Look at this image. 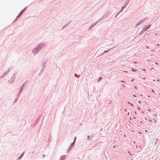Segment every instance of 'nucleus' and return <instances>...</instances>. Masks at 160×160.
Returning a JSON list of instances; mask_svg holds the SVG:
<instances>
[{
  "label": "nucleus",
  "instance_id": "nucleus-1",
  "mask_svg": "<svg viewBox=\"0 0 160 160\" xmlns=\"http://www.w3.org/2000/svg\"><path fill=\"white\" fill-rule=\"evenodd\" d=\"M43 44H40L39 45V46L37 48H34L32 50V52L33 53L35 54L37 53V52L39 51V50L41 48L43 47Z\"/></svg>",
  "mask_w": 160,
  "mask_h": 160
},
{
  "label": "nucleus",
  "instance_id": "nucleus-2",
  "mask_svg": "<svg viewBox=\"0 0 160 160\" xmlns=\"http://www.w3.org/2000/svg\"><path fill=\"white\" fill-rule=\"evenodd\" d=\"M26 8H25L23 10H22L21 12L19 13V14L18 15V16L17 17L16 19H17V18H19L21 15L22 14L24 11L25 10Z\"/></svg>",
  "mask_w": 160,
  "mask_h": 160
},
{
  "label": "nucleus",
  "instance_id": "nucleus-3",
  "mask_svg": "<svg viewBox=\"0 0 160 160\" xmlns=\"http://www.w3.org/2000/svg\"><path fill=\"white\" fill-rule=\"evenodd\" d=\"M66 157L65 155H62L60 158V160H63L66 158Z\"/></svg>",
  "mask_w": 160,
  "mask_h": 160
},
{
  "label": "nucleus",
  "instance_id": "nucleus-4",
  "mask_svg": "<svg viewBox=\"0 0 160 160\" xmlns=\"http://www.w3.org/2000/svg\"><path fill=\"white\" fill-rule=\"evenodd\" d=\"M150 26H151V25L150 24L148 26H146V27L144 29V31H146V30H147L150 27Z\"/></svg>",
  "mask_w": 160,
  "mask_h": 160
},
{
  "label": "nucleus",
  "instance_id": "nucleus-5",
  "mask_svg": "<svg viewBox=\"0 0 160 160\" xmlns=\"http://www.w3.org/2000/svg\"><path fill=\"white\" fill-rule=\"evenodd\" d=\"M132 71L133 72L136 71V70H134L133 68H132Z\"/></svg>",
  "mask_w": 160,
  "mask_h": 160
},
{
  "label": "nucleus",
  "instance_id": "nucleus-6",
  "mask_svg": "<svg viewBox=\"0 0 160 160\" xmlns=\"http://www.w3.org/2000/svg\"><path fill=\"white\" fill-rule=\"evenodd\" d=\"M102 78V77H100V78L99 79H98V81H100V80Z\"/></svg>",
  "mask_w": 160,
  "mask_h": 160
},
{
  "label": "nucleus",
  "instance_id": "nucleus-7",
  "mask_svg": "<svg viewBox=\"0 0 160 160\" xmlns=\"http://www.w3.org/2000/svg\"><path fill=\"white\" fill-rule=\"evenodd\" d=\"M147 110L148 112H150L151 111L150 109H148Z\"/></svg>",
  "mask_w": 160,
  "mask_h": 160
},
{
  "label": "nucleus",
  "instance_id": "nucleus-8",
  "mask_svg": "<svg viewBox=\"0 0 160 160\" xmlns=\"http://www.w3.org/2000/svg\"><path fill=\"white\" fill-rule=\"evenodd\" d=\"M141 101H138V103H141Z\"/></svg>",
  "mask_w": 160,
  "mask_h": 160
},
{
  "label": "nucleus",
  "instance_id": "nucleus-9",
  "mask_svg": "<svg viewBox=\"0 0 160 160\" xmlns=\"http://www.w3.org/2000/svg\"><path fill=\"white\" fill-rule=\"evenodd\" d=\"M133 96H134V97H136V95H135V94H134V95H133Z\"/></svg>",
  "mask_w": 160,
  "mask_h": 160
},
{
  "label": "nucleus",
  "instance_id": "nucleus-10",
  "mask_svg": "<svg viewBox=\"0 0 160 160\" xmlns=\"http://www.w3.org/2000/svg\"><path fill=\"white\" fill-rule=\"evenodd\" d=\"M75 138L74 139V140L73 142L72 143V144H73V143L75 142Z\"/></svg>",
  "mask_w": 160,
  "mask_h": 160
},
{
  "label": "nucleus",
  "instance_id": "nucleus-11",
  "mask_svg": "<svg viewBox=\"0 0 160 160\" xmlns=\"http://www.w3.org/2000/svg\"><path fill=\"white\" fill-rule=\"evenodd\" d=\"M139 24H138V23H137V24H136V26H138V25H139Z\"/></svg>",
  "mask_w": 160,
  "mask_h": 160
},
{
  "label": "nucleus",
  "instance_id": "nucleus-12",
  "mask_svg": "<svg viewBox=\"0 0 160 160\" xmlns=\"http://www.w3.org/2000/svg\"><path fill=\"white\" fill-rule=\"evenodd\" d=\"M145 132H147V130H145Z\"/></svg>",
  "mask_w": 160,
  "mask_h": 160
},
{
  "label": "nucleus",
  "instance_id": "nucleus-13",
  "mask_svg": "<svg viewBox=\"0 0 160 160\" xmlns=\"http://www.w3.org/2000/svg\"><path fill=\"white\" fill-rule=\"evenodd\" d=\"M152 52H154V51L153 50H152Z\"/></svg>",
  "mask_w": 160,
  "mask_h": 160
},
{
  "label": "nucleus",
  "instance_id": "nucleus-14",
  "mask_svg": "<svg viewBox=\"0 0 160 160\" xmlns=\"http://www.w3.org/2000/svg\"><path fill=\"white\" fill-rule=\"evenodd\" d=\"M142 70H143L144 71H145V70L144 69H143Z\"/></svg>",
  "mask_w": 160,
  "mask_h": 160
},
{
  "label": "nucleus",
  "instance_id": "nucleus-15",
  "mask_svg": "<svg viewBox=\"0 0 160 160\" xmlns=\"http://www.w3.org/2000/svg\"><path fill=\"white\" fill-rule=\"evenodd\" d=\"M148 98H150V96L149 95L148 96Z\"/></svg>",
  "mask_w": 160,
  "mask_h": 160
},
{
  "label": "nucleus",
  "instance_id": "nucleus-16",
  "mask_svg": "<svg viewBox=\"0 0 160 160\" xmlns=\"http://www.w3.org/2000/svg\"><path fill=\"white\" fill-rule=\"evenodd\" d=\"M152 92H154V91H153V90H152Z\"/></svg>",
  "mask_w": 160,
  "mask_h": 160
},
{
  "label": "nucleus",
  "instance_id": "nucleus-17",
  "mask_svg": "<svg viewBox=\"0 0 160 160\" xmlns=\"http://www.w3.org/2000/svg\"><path fill=\"white\" fill-rule=\"evenodd\" d=\"M157 81H159V79H158L157 80Z\"/></svg>",
  "mask_w": 160,
  "mask_h": 160
},
{
  "label": "nucleus",
  "instance_id": "nucleus-18",
  "mask_svg": "<svg viewBox=\"0 0 160 160\" xmlns=\"http://www.w3.org/2000/svg\"><path fill=\"white\" fill-rule=\"evenodd\" d=\"M155 64H158V63H155Z\"/></svg>",
  "mask_w": 160,
  "mask_h": 160
},
{
  "label": "nucleus",
  "instance_id": "nucleus-19",
  "mask_svg": "<svg viewBox=\"0 0 160 160\" xmlns=\"http://www.w3.org/2000/svg\"><path fill=\"white\" fill-rule=\"evenodd\" d=\"M143 78V79H145V78Z\"/></svg>",
  "mask_w": 160,
  "mask_h": 160
},
{
  "label": "nucleus",
  "instance_id": "nucleus-20",
  "mask_svg": "<svg viewBox=\"0 0 160 160\" xmlns=\"http://www.w3.org/2000/svg\"><path fill=\"white\" fill-rule=\"evenodd\" d=\"M128 153H129L130 152L129 151L128 152Z\"/></svg>",
  "mask_w": 160,
  "mask_h": 160
},
{
  "label": "nucleus",
  "instance_id": "nucleus-21",
  "mask_svg": "<svg viewBox=\"0 0 160 160\" xmlns=\"http://www.w3.org/2000/svg\"><path fill=\"white\" fill-rule=\"evenodd\" d=\"M22 154H22V155H21V157H22Z\"/></svg>",
  "mask_w": 160,
  "mask_h": 160
},
{
  "label": "nucleus",
  "instance_id": "nucleus-22",
  "mask_svg": "<svg viewBox=\"0 0 160 160\" xmlns=\"http://www.w3.org/2000/svg\"><path fill=\"white\" fill-rule=\"evenodd\" d=\"M75 76H76V74H75Z\"/></svg>",
  "mask_w": 160,
  "mask_h": 160
},
{
  "label": "nucleus",
  "instance_id": "nucleus-23",
  "mask_svg": "<svg viewBox=\"0 0 160 160\" xmlns=\"http://www.w3.org/2000/svg\"><path fill=\"white\" fill-rule=\"evenodd\" d=\"M159 95H160V93L159 94Z\"/></svg>",
  "mask_w": 160,
  "mask_h": 160
}]
</instances>
